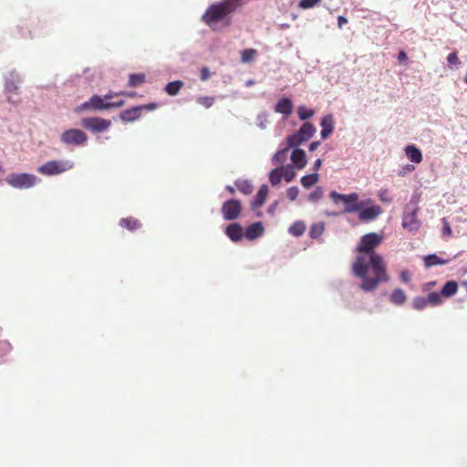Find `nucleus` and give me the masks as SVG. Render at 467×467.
<instances>
[{"instance_id":"nucleus-1","label":"nucleus","mask_w":467,"mask_h":467,"mask_svg":"<svg viewBox=\"0 0 467 467\" xmlns=\"http://www.w3.org/2000/svg\"><path fill=\"white\" fill-rule=\"evenodd\" d=\"M382 240V235L369 233L361 237L357 248L360 254L353 263L352 272L362 279L360 288L363 291H373L380 282H388L389 279L382 256L375 252Z\"/></svg>"},{"instance_id":"nucleus-2","label":"nucleus","mask_w":467,"mask_h":467,"mask_svg":"<svg viewBox=\"0 0 467 467\" xmlns=\"http://www.w3.org/2000/svg\"><path fill=\"white\" fill-rule=\"evenodd\" d=\"M236 9L227 0L211 5L202 15V21L213 30H217L219 26H227L231 24V15Z\"/></svg>"},{"instance_id":"nucleus-3","label":"nucleus","mask_w":467,"mask_h":467,"mask_svg":"<svg viewBox=\"0 0 467 467\" xmlns=\"http://www.w3.org/2000/svg\"><path fill=\"white\" fill-rule=\"evenodd\" d=\"M329 196L334 203L337 204L339 202H342L344 203V212L346 213H352L358 212L361 208L372 202L370 199H368L366 201H359V195L357 192L342 194L337 192L336 191H332L330 192Z\"/></svg>"},{"instance_id":"nucleus-4","label":"nucleus","mask_w":467,"mask_h":467,"mask_svg":"<svg viewBox=\"0 0 467 467\" xmlns=\"http://www.w3.org/2000/svg\"><path fill=\"white\" fill-rule=\"evenodd\" d=\"M74 164L71 161H57L53 160L47 161L41 165L37 171L39 173L46 176H54L67 171L73 168Z\"/></svg>"},{"instance_id":"nucleus-5","label":"nucleus","mask_w":467,"mask_h":467,"mask_svg":"<svg viewBox=\"0 0 467 467\" xmlns=\"http://www.w3.org/2000/svg\"><path fill=\"white\" fill-rule=\"evenodd\" d=\"M315 132L316 128L313 124L309 122L304 123L297 132L287 137L286 142L288 143V147L300 145L302 142L308 140Z\"/></svg>"},{"instance_id":"nucleus-6","label":"nucleus","mask_w":467,"mask_h":467,"mask_svg":"<svg viewBox=\"0 0 467 467\" xmlns=\"http://www.w3.org/2000/svg\"><path fill=\"white\" fill-rule=\"evenodd\" d=\"M5 182L14 188H30L36 184V177L29 173H12L5 178Z\"/></svg>"},{"instance_id":"nucleus-7","label":"nucleus","mask_w":467,"mask_h":467,"mask_svg":"<svg viewBox=\"0 0 467 467\" xmlns=\"http://www.w3.org/2000/svg\"><path fill=\"white\" fill-rule=\"evenodd\" d=\"M61 141L67 145L83 146L88 141L87 134L78 129H69L61 134Z\"/></svg>"},{"instance_id":"nucleus-8","label":"nucleus","mask_w":467,"mask_h":467,"mask_svg":"<svg viewBox=\"0 0 467 467\" xmlns=\"http://www.w3.org/2000/svg\"><path fill=\"white\" fill-rule=\"evenodd\" d=\"M81 125L86 130L98 133L107 130L110 127L111 121L99 117L84 118L81 120Z\"/></svg>"},{"instance_id":"nucleus-9","label":"nucleus","mask_w":467,"mask_h":467,"mask_svg":"<svg viewBox=\"0 0 467 467\" xmlns=\"http://www.w3.org/2000/svg\"><path fill=\"white\" fill-rule=\"evenodd\" d=\"M221 210L224 220L234 221L241 214L242 203L239 200L231 199L223 203Z\"/></svg>"},{"instance_id":"nucleus-10","label":"nucleus","mask_w":467,"mask_h":467,"mask_svg":"<svg viewBox=\"0 0 467 467\" xmlns=\"http://www.w3.org/2000/svg\"><path fill=\"white\" fill-rule=\"evenodd\" d=\"M358 212V219L361 222L374 221L379 214L382 213V209L379 205H366Z\"/></svg>"},{"instance_id":"nucleus-11","label":"nucleus","mask_w":467,"mask_h":467,"mask_svg":"<svg viewBox=\"0 0 467 467\" xmlns=\"http://www.w3.org/2000/svg\"><path fill=\"white\" fill-rule=\"evenodd\" d=\"M225 234L233 242H238L244 236L242 226L236 223L229 224L226 227Z\"/></svg>"},{"instance_id":"nucleus-12","label":"nucleus","mask_w":467,"mask_h":467,"mask_svg":"<svg viewBox=\"0 0 467 467\" xmlns=\"http://www.w3.org/2000/svg\"><path fill=\"white\" fill-rule=\"evenodd\" d=\"M141 115V107L136 106L122 111L119 118L124 122H131L138 119Z\"/></svg>"},{"instance_id":"nucleus-13","label":"nucleus","mask_w":467,"mask_h":467,"mask_svg":"<svg viewBox=\"0 0 467 467\" xmlns=\"http://www.w3.org/2000/svg\"><path fill=\"white\" fill-rule=\"evenodd\" d=\"M268 192H269L268 186L265 184H263L259 188V190L254 197V200L252 202V204H251L253 210L260 208L265 203L266 197L268 195Z\"/></svg>"},{"instance_id":"nucleus-14","label":"nucleus","mask_w":467,"mask_h":467,"mask_svg":"<svg viewBox=\"0 0 467 467\" xmlns=\"http://www.w3.org/2000/svg\"><path fill=\"white\" fill-rule=\"evenodd\" d=\"M291 161H293L296 169H303L306 165L305 150H303L302 149H295L291 154Z\"/></svg>"},{"instance_id":"nucleus-15","label":"nucleus","mask_w":467,"mask_h":467,"mask_svg":"<svg viewBox=\"0 0 467 467\" xmlns=\"http://www.w3.org/2000/svg\"><path fill=\"white\" fill-rule=\"evenodd\" d=\"M275 110L288 117L293 111L292 101L288 98L281 99L275 105Z\"/></svg>"},{"instance_id":"nucleus-16","label":"nucleus","mask_w":467,"mask_h":467,"mask_svg":"<svg viewBox=\"0 0 467 467\" xmlns=\"http://www.w3.org/2000/svg\"><path fill=\"white\" fill-rule=\"evenodd\" d=\"M264 234V227L261 223H254L250 224L245 231V237L248 240H254Z\"/></svg>"},{"instance_id":"nucleus-17","label":"nucleus","mask_w":467,"mask_h":467,"mask_svg":"<svg viewBox=\"0 0 467 467\" xmlns=\"http://www.w3.org/2000/svg\"><path fill=\"white\" fill-rule=\"evenodd\" d=\"M404 150L407 158L410 161L414 163L421 162L422 153L415 145H408Z\"/></svg>"},{"instance_id":"nucleus-18","label":"nucleus","mask_w":467,"mask_h":467,"mask_svg":"<svg viewBox=\"0 0 467 467\" xmlns=\"http://www.w3.org/2000/svg\"><path fill=\"white\" fill-rule=\"evenodd\" d=\"M10 77L12 78L7 79L5 82V91L8 94H18V83L20 82V78L17 74L11 73Z\"/></svg>"},{"instance_id":"nucleus-19","label":"nucleus","mask_w":467,"mask_h":467,"mask_svg":"<svg viewBox=\"0 0 467 467\" xmlns=\"http://www.w3.org/2000/svg\"><path fill=\"white\" fill-rule=\"evenodd\" d=\"M321 126H322V130L320 133L321 137L323 139H326L333 132V130H334L332 116L328 115V116L325 117L321 121Z\"/></svg>"},{"instance_id":"nucleus-20","label":"nucleus","mask_w":467,"mask_h":467,"mask_svg":"<svg viewBox=\"0 0 467 467\" xmlns=\"http://www.w3.org/2000/svg\"><path fill=\"white\" fill-rule=\"evenodd\" d=\"M119 225L130 231H136L140 228L141 223L134 217H127L119 220Z\"/></svg>"},{"instance_id":"nucleus-21","label":"nucleus","mask_w":467,"mask_h":467,"mask_svg":"<svg viewBox=\"0 0 467 467\" xmlns=\"http://www.w3.org/2000/svg\"><path fill=\"white\" fill-rule=\"evenodd\" d=\"M424 265L430 268L438 265H446L450 262V259H441L437 254H428L423 258Z\"/></svg>"},{"instance_id":"nucleus-22","label":"nucleus","mask_w":467,"mask_h":467,"mask_svg":"<svg viewBox=\"0 0 467 467\" xmlns=\"http://www.w3.org/2000/svg\"><path fill=\"white\" fill-rule=\"evenodd\" d=\"M389 300L392 304L400 306L403 305L407 300L405 292L400 288H396L392 291L389 296Z\"/></svg>"},{"instance_id":"nucleus-23","label":"nucleus","mask_w":467,"mask_h":467,"mask_svg":"<svg viewBox=\"0 0 467 467\" xmlns=\"http://www.w3.org/2000/svg\"><path fill=\"white\" fill-rule=\"evenodd\" d=\"M417 210H414L411 213L407 214L403 217L402 225L404 228L414 230L419 227V222L416 219Z\"/></svg>"},{"instance_id":"nucleus-24","label":"nucleus","mask_w":467,"mask_h":467,"mask_svg":"<svg viewBox=\"0 0 467 467\" xmlns=\"http://www.w3.org/2000/svg\"><path fill=\"white\" fill-rule=\"evenodd\" d=\"M458 290V284L455 281H448L442 286L441 294L445 297H450L456 294Z\"/></svg>"},{"instance_id":"nucleus-25","label":"nucleus","mask_w":467,"mask_h":467,"mask_svg":"<svg viewBox=\"0 0 467 467\" xmlns=\"http://www.w3.org/2000/svg\"><path fill=\"white\" fill-rule=\"evenodd\" d=\"M92 109L103 110L108 109V102H104L103 99L98 95H94L89 99Z\"/></svg>"},{"instance_id":"nucleus-26","label":"nucleus","mask_w":467,"mask_h":467,"mask_svg":"<svg viewBox=\"0 0 467 467\" xmlns=\"http://www.w3.org/2000/svg\"><path fill=\"white\" fill-rule=\"evenodd\" d=\"M183 86V82L181 81V80H175V81H171V82H169L166 87H165V91L170 95V96H175L179 93V91L181 90V88H182Z\"/></svg>"},{"instance_id":"nucleus-27","label":"nucleus","mask_w":467,"mask_h":467,"mask_svg":"<svg viewBox=\"0 0 467 467\" xmlns=\"http://www.w3.org/2000/svg\"><path fill=\"white\" fill-rule=\"evenodd\" d=\"M306 231V224L301 221L295 222L288 229L289 234L294 236L299 237Z\"/></svg>"},{"instance_id":"nucleus-28","label":"nucleus","mask_w":467,"mask_h":467,"mask_svg":"<svg viewBox=\"0 0 467 467\" xmlns=\"http://www.w3.org/2000/svg\"><path fill=\"white\" fill-rule=\"evenodd\" d=\"M234 184L236 188L245 195H248L253 192V185L247 180H237Z\"/></svg>"},{"instance_id":"nucleus-29","label":"nucleus","mask_w":467,"mask_h":467,"mask_svg":"<svg viewBox=\"0 0 467 467\" xmlns=\"http://www.w3.org/2000/svg\"><path fill=\"white\" fill-rule=\"evenodd\" d=\"M146 81V75L144 73L130 74L129 78V86L137 87Z\"/></svg>"},{"instance_id":"nucleus-30","label":"nucleus","mask_w":467,"mask_h":467,"mask_svg":"<svg viewBox=\"0 0 467 467\" xmlns=\"http://www.w3.org/2000/svg\"><path fill=\"white\" fill-rule=\"evenodd\" d=\"M318 181V174L317 173H312L308 175H305L301 178L300 182L303 187L305 188H310L311 186L315 185Z\"/></svg>"},{"instance_id":"nucleus-31","label":"nucleus","mask_w":467,"mask_h":467,"mask_svg":"<svg viewBox=\"0 0 467 467\" xmlns=\"http://www.w3.org/2000/svg\"><path fill=\"white\" fill-rule=\"evenodd\" d=\"M282 179V169L280 167L275 168L270 171L269 181L273 186L278 185Z\"/></svg>"},{"instance_id":"nucleus-32","label":"nucleus","mask_w":467,"mask_h":467,"mask_svg":"<svg viewBox=\"0 0 467 467\" xmlns=\"http://www.w3.org/2000/svg\"><path fill=\"white\" fill-rule=\"evenodd\" d=\"M325 225L323 223H314L310 227L309 235L311 238H318L324 232Z\"/></svg>"},{"instance_id":"nucleus-33","label":"nucleus","mask_w":467,"mask_h":467,"mask_svg":"<svg viewBox=\"0 0 467 467\" xmlns=\"http://www.w3.org/2000/svg\"><path fill=\"white\" fill-rule=\"evenodd\" d=\"M429 306L428 300L423 296H416L412 300V306L418 311L425 309Z\"/></svg>"},{"instance_id":"nucleus-34","label":"nucleus","mask_w":467,"mask_h":467,"mask_svg":"<svg viewBox=\"0 0 467 467\" xmlns=\"http://www.w3.org/2000/svg\"><path fill=\"white\" fill-rule=\"evenodd\" d=\"M441 294L437 292L430 293L426 298L428 300V304L431 306H440L442 303Z\"/></svg>"},{"instance_id":"nucleus-35","label":"nucleus","mask_w":467,"mask_h":467,"mask_svg":"<svg viewBox=\"0 0 467 467\" xmlns=\"http://www.w3.org/2000/svg\"><path fill=\"white\" fill-rule=\"evenodd\" d=\"M282 169V176L285 182H289L294 180L296 176V172L291 166H281Z\"/></svg>"},{"instance_id":"nucleus-36","label":"nucleus","mask_w":467,"mask_h":467,"mask_svg":"<svg viewBox=\"0 0 467 467\" xmlns=\"http://www.w3.org/2000/svg\"><path fill=\"white\" fill-rule=\"evenodd\" d=\"M291 147H288V144L286 145V147L283 150H278L275 155H274V158H273V161L275 163H283L285 161V160L286 159V153L288 151V150L290 149Z\"/></svg>"},{"instance_id":"nucleus-37","label":"nucleus","mask_w":467,"mask_h":467,"mask_svg":"<svg viewBox=\"0 0 467 467\" xmlns=\"http://www.w3.org/2000/svg\"><path fill=\"white\" fill-rule=\"evenodd\" d=\"M196 101L204 108L209 109L213 105L214 98L202 96L199 97Z\"/></svg>"},{"instance_id":"nucleus-38","label":"nucleus","mask_w":467,"mask_h":467,"mask_svg":"<svg viewBox=\"0 0 467 467\" xmlns=\"http://www.w3.org/2000/svg\"><path fill=\"white\" fill-rule=\"evenodd\" d=\"M256 54V50L250 48V49H244L242 52V61L244 63H247L249 61H252Z\"/></svg>"},{"instance_id":"nucleus-39","label":"nucleus","mask_w":467,"mask_h":467,"mask_svg":"<svg viewBox=\"0 0 467 467\" xmlns=\"http://www.w3.org/2000/svg\"><path fill=\"white\" fill-rule=\"evenodd\" d=\"M314 115V111L307 109L306 108L301 106L298 108V117L302 120H306L310 119Z\"/></svg>"},{"instance_id":"nucleus-40","label":"nucleus","mask_w":467,"mask_h":467,"mask_svg":"<svg viewBox=\"0 0 467 467\" xmlns=\"http://www.w3.org/2000/svg\"><path fill=\"white\" fill-rule=\"evenodd\" d=\"M323 197V190L321 187H317L315 191H313L308 195V200L312 202H318Z\"/></svg>"},{"instance_id":"nucleus-41","label":"nucleus","mask_w":467,"mask_h":467,"mask_svg":"<svg viewBox=\"0 0 467 467\" xmlns=\"http://www.w3.org/2000/svg\"><path fill=\"white\" fill-rule=\"evenodd\" d=\"M321 0H300L298 3V7L301 9H309L316 6L319 4Z\"/></svg>"},{"instance_id":"nucleus-42","label":"nucleus","mask_w":467,"mask_h":467,"mask_svg":"<svg viewBox=\"0 0 467 467\" xmlns=\"http://www.w3.org/2000/svg\"><path fill=\"white\" fill-rule=\"evenodd\" d=\"M299 190L296 186H292L287 189L286 195L290 201H295L298 196Z\"/></svg>"},{"instance_id":"nucleus-43","label":"nucleus","mask_w":467,"mask_h":467,"mask_svg":"<svg viewBox=\"0 0 467 467\" xmlns=\"http://www.w3.org/2000/svg\"><path fill=\"white\" fill-rule=\"evenodd\" d=\"M442 223H443L442 234L445 236H451L452 230L450 226V223H448V221L445 218L442 219Z\"/></svg>"},{"instance_id":"nucleus-44","label":"nucleus","mask_w":467,"mask_h":467,"mask_svg":"<svg viewBox=\"0 0 467 467\" xmlns=\"http://www.w3.org/2000/svg\"><path fill=\"white\" fill-rule=\"evenodd\" d=\"M447 61L450 65H459L461 63L456 52L449 54L447 57Z\"/></svg>"},{"instance_id":"nucleus-45","label":"nucleus","mask_w":467,"mask_h":467,"mask_svg":"<svg viewBox=\"0 0 467 467\" xmlns=\"http://www.w3.org/2000/svg\"><path fill=\"white\" fill-rule=\"evenodd\" d=\"M401 282L408 284L410 281V274L408 270H403L400 274Z\"/></svg>"},{"instance_id":"nucleus-46","label":"nucleus","mask_w":467,"mask_h":467,"mask_svg":"<svg viewBox=\"0 0 467 467\" xmlns=\"http://www.w3.org/2000/svg\"><path fill=\"white\" fill-rule=\"evenodd\" d=\"M209 77H210V71H209V68H208V67H202V68L201 69V76H200L201 79H202V81H205V80H207V79L209 78Z\"/></svg>"},{"instance_id":"nucleus-47","label":"nucleus","mask_w":467,"mask_h":467,"mask_svg":"<svg viewBox=\"0 0 467 467\" xmlns=\"http://www.w3.org/2000/svg\"><path fill=\"white\" fill-rule=\"evenodd\" d=\"M124 105H125V101L124 100H119V101H116V102H108V109L120 108V107H122Z\"/></svg>"},{"instance_id":"nucleus-48","label":"nucleus","mask_w":467,"mask_h":467,"mask_svg":"<svg viewBox=\"0 0 467 467\" xmlns=\"http://www.w3.org/2000/svg\"><path fill=\"white\" fill-rule=\"evenodd\" d=\"M91 106L89 104V101H86L84 103H82L81 105H79L76 111H83V110H87V109H91Z\"/></svg>"},{"instance_id":"nucleus-49","label":"nucleus","mask_w":467,"mask_h":467,"mask_svg":"<svg viewBox=\"0 0 467 467\" xmlns=\"http://www.w3.org/2000/svg\"><path fill=\"white\" fill-rule=\"evenodd\" d=\"M387 194H388L387 190H380L379 192V197L380 201H382L384 202H389L390 200L387 198Z\"/></svg>"},{"instance_id":"nucleus-50","label":"nucleus","mask_w":467,"mask_h":467,"mask_svg":"<svg viewBox=\"0 0 467 467\" xmlns=\"http://www.w3.org/2000/svg\"><path fill=\"white\" fill-rule=\"evenodd\" d=\"M229 3L232 4V5L237 10L240 8L244 4V0H227Z\"/></svg>"},{"instance_id":"nucleus-51","label":"nucleus","mask_w":467,"mask_h":467,"mask_svg":"<svg viewBox=\"0 0 467 467\" xmlns=\"http://www.w3.org/2000/svg\"><path fill=\"white\" fill-rule=\"evenodd\" d=\"M278 206V202L277 201H275L273 203L270 204V206L268 207L267 209V213H270L271 215H274L275 213V210Z\"/></svg>"},{"instance_id":"nucleus-52","label":"nucleus","mask_w":467,"mask_h":467,"mask_svg":"<svg viewBox=\"0 0 467 467\" xmlns=\"http://www.w3.org/2000/svg\"><path fill=\"white\" fill-rule=\"evenodd\" d=\"M140 107H141V111L143 109L153 110L157 108V105L155 103H149V104L141 105Z\"/></svg>"},{"instance_id":"nucleus-53","label":"nucleus","mask_w":467,"mask_h":467,"mask_svg":"<svg viewBox=\"0 0 467 467\" xmlns=\"http://www.w3.org/2000/svg\"><path fill=\"white\" fill-rule=\"evenodd\" d=\"M348 23V19L345 16H339L337 17V25L339 28H342L343 25Z\"/></svg>"},{"instance_id":"nucleus-54","label":"nucleus","mask_w":467,"mask_h":467,"mask_svg":"<svg viewBox=\"0 0 467 467\" xmlns=\"http://www.w3.org/2000/svg\"><path fill=\"white\" fill-rule=\"evenodd\" d=\"M408 57H407V54L404 52V51H400L398 55V59L400 61H404L406 60Z\"/></svg>"},{"instance_id":"nucleus-55","label":"nucleus","mask_w":467,"mask_h":467,"mask_svg":"<svg viewBox=\"0 0 467 467\" xmlns=\"http://www.w3.org/2000/svg\"><path fill=\"white\" fill-rule=\"evenodd\" d=\"M115 96H120L119 93H113V92H109L108 94H106L104 96L105 99H110L112 98H114Z\"/></svg>"},{"instance_id":"nucleus-56","label":"nucleus","mask_w":467,"mask_h":467,"mask_svg":"<svg viewBox=\"0 0 467 467\" xmlns=\"http://www.w3.org/2000/svg\"><path fill=\"white\" fill-rule=\"evenodd\" d=\"M119 95L120 96H127V97H135L136 96V92H125V91H121L119 92Z\"/></svg>"},{"instance_id":"nucleus-57","label":"nucleus","mask_w":467,"mask_h":467,"mask_svg":"<svg viewBox=\"0 0 467 467\" xmlns=\"http://www.w3.org/2000/svg\"><path fill=\"white\" fill-rule=\"evenodd\" d=\"M319 145V142L318 141H314L312 142L310 145H309V150H315Z\"/></svg>"},{"instance_id":"nucleus-58","label":"nucleus","mask_w":467,"mask_h":467,"mask_svg":"<svg viewBox=\"0 0 467 467\" xmlns=\"http://www.w3.org/2000/svg\"><path fill=\"white\" fill-rule=\"evenodd\" d=\"M321 160L320 159H317L315 163H314V169L317 171L320 168L321 166Z\"/></svg>"},{"instance_id":"nucleus-59","label":"nucleus","mask_w":467,"mask_h":467,"mask_svg":"<svg viewBox=\"0 0 467 467\" xmlns=\"http://www.w3.org/2000/svg\"><path fill=\"white\" fill-rule=\"evenodd\" d=\"M231 194H234L235 192V190L233 186L227 185L225 188Z\"/></svg>"},{"instance_id":"nucleus-60","label":"nucleus","mask_w":467,"mask_h":467,"mask_svg":"<svg viewBox=\"0 0 467 467\" xmlns=\"http://www.w3.org/2000/svg\"><path fill=\"white\" fill-rule=\"evenodd\" d=\"M254 80L249 79L246 81V86H252V85H254Z\"/></svg>"},{"instance_id":"nucleus-61","label":"nucleus","mask_w":467,"mask_h":467,"mask_svg":"<svg viewBox=\"0 0 467 467\" xmlns=\"http://www.w3.org/2000/svg\"><path fill=\"white\" fill-rule=\"evenodd\" d=\"M7 99H8V102H10V103H16L17 102V101L14 100L11 96H8Z\"/></svg>"},{"instance_id":"nucleus-62","label":"nucleus","mask_w":467,"mask_h":467,"mask_svg":"<svg viewBox=\"0 0 467 467\" xmlns=\"http://www.w3.org/2000/svg\"><path fill=\"white\" fill-rule=\"evenodd\" d=\"M407 170L408 171H413L414 170V166L413 165H407Z\"/></svg>"},{"instance_id":"nucleus-63","label":"nucleus","mask_w":467,"mask_h":467,"mask_svg":"<svg viewBox=\"0 0 467 467\" xmlns=\"http://www.w3.org/2000/svg\"><path fill=\"white\" fill-rule=\"evenodd\" d=\"M464 81H465V83H467V72H466V76L464 78Z\"/></svg>"}]
</instances>
